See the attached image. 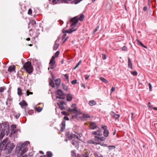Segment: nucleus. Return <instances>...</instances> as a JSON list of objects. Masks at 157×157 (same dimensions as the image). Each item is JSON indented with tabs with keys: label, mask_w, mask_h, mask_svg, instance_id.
<instances>
[{
	"label": "nucleus",
	"mask_w": 157,
	"mask_h": 157,
	"mask_svg": "<svg viewBox=\"0 0 157 157\" xmlns=\"http://www.w3.org/2000/svg\"><path fill=\"white\" fill-rule=\"evenodd\" d=\"M77 119L78 120H81L82 121L84 120L83 117H82V116H78V117L77 118Z\"/></svg>",
	"instance_id": "338daca9"
},
{
	"label": "nucleus",
	"mask_w": 157,
	"mask_h": 157,
	"mask_svg": "<svg viewBox=\"0 0 157 157\" xmlns=\"http://www.w3.org/2000/svg\"><path fill=\"white\" fill-rule=\"evenodd\" d=\"M132 63L131 62L130 59L129 57L128 58V67L129 68L131 69H132Z\"/></svg>",
	"instance_id": "a211bd4d"
},
{
	"label": "nucleus",
	"mask_w": 157,
	"mask_h": 157,
	"mask_svg": "<svg viewBox=\"0 0 157 157\" xmlns=\"http://www.w3.org/2000/svg\"><path fill=\"white\" fill-rule=\"evenodd\" d=\"M66 98L67 101H71L73 99L72 95L70 93L67 94Z\"/></svg>",
	"instance_id": "dca6fc26"
},
{
	"label": "nucleus",
	"mask_w": 157,
	"mask_h": 157,
	"mask_svg": "<svg viewBox=\"0 0 157 157\" xmlns=\"http://www.w3.org/2000/svg\"><path fill=\"white\" fill-rule=\"evenodd\" d=\"M30 109L27 107H25L24 108V110L25 111V116H27L28 115V113Z\"/></svg>",
	"instance_id": "bb28decb"
},
{
	"label": "nucleus",
	"mask_w": 157,
	"mask_h": 157,
	"mask_svg": "<svg viewBox=\"0 0 157 157\" xmlns=\"http://www.w3.org/2000/svg\"><path fill=\"white\" fill-rule=\"evenodd\" d=\"M17 94L19 96H21L22 94V90L20 88H17Z\"/></svg>",
	"instance_id": "4c0bfd02"
},
{
	"label": "nucleus",
	"mask_w": 157,
	"mask_h": 157,
	"mask_svg": "<svg viewBox=\"0 0 157 157\" xmlns=\"http://www.w3.org/2000/svg\"><path fill=\"white\" fill-rule=\"evenodd\" d=\"M79 157H89L88 156V155H87L86 153L83 154L82 155H80L79 156Z\"/></svg>",
	"instance_id": "13d9d810"
},
{
	"label": "nucleus",
	"mask_w": 157,
	"mask_h": 157,
	"mask_svg": "<svg viewBox=\"0 0 157 157\" xmlns=\"http://www.w3.org/2000/svg\"><path fill=\"white\" fill-rule=\"evenodd\" d=\"M33 93L32 92H30L29 90H27L26 91V95L28 96L30 94H33Z\"/></svg>",
	"instance_id": "052dcab7"
},
{
	"label": "nucleus",
	"mask_w": 157,
	"mask_h": 157,
	"mask_svg": "<svg viewBox=\"0 0 157 157\" xmlns=\"http://www.w3.org/2000/svg\"><path fill=\"white\" fill-rule=\"evenodd\" d=\"M28 150V148L27 147H25L23 149H21V151L20 152V155L21 156L23 154L25 153Z\"/></svg>",
	"instance_id": "6ab92c4d"
},
{
	"label": "nucleus",
	"mask_w": 157,
	"mask_h": 157,
	"mask_svg": "<svg viewBox=\"0 0 157 157\" xmlns=\"http://www.w3.org/2000/svg\"><path fill=\"white\" fill-rule=\"evenodd\" d=\"M13 114L14 115V116L17 119H18L20 115V113H17L16 112L13 113Z\"/></svg>",
	"instance_id": "473e14b6"
},
{
	"label": "nucleus",
	"mask_w": 157,
	"mask_h": 157,
	"mask_svg": "<svg viewBox=\"0 0 157 157\" xmlns=\"http://www.w3.org/2000/svg\"><path fill=\"white\" fill-rule=\"evenodd\" d=\"M60 52L59 51H57L56 53H55L54 57H58L59 54Z\"/></svg>",
	"instance_id": "0e129e2a"
},
{
	"label": "nucleus",
	"mask_w": 157,
	"mask_h": 157,
	"mask_svg": "<svg viewBox=\"0 0 157 157\" xmlns=\"http://www.w3.org/2000/svg\"><path fill=\"white\" fill-rule=\"evenodd\" d=\"M64 120H63L61 123L60 124V132H63L65 129V120L69 121V118L67 116H65L63 117Z\"/></svg>",
	"instance_id": "7ed1b4c3"
},
{
	"label": "nucleus",
	"mask_w": 157,
	"mask_h": 157,
	"mask_svg": "<svg viewBox=\"0 0 157 157\" xmlns=\"http://www.w3.org/2000/svg\"><path fill=\"white\" fill-rule=\"evenodd\" d=\"M71 143L74 146H77V145H78V141H76L75 140H72Z\"/></svg>",
	"instance_id": "2f4dec72"
},
{
	"label": "nucleus",
	"mask_w": 157,
	"mask_h": 157,
	"mask_svg": "<svg viewBox=\"0 0 157 157\" xmlns=\"http://www.w3.org/2000/svg\"><path fill=\"white\" fill-rule=\"evenodd\" d=\"M78 21V19L77 16H75L71 19L70 21V23L72 24L71 27H75Z\"/></svg>",
	"instance_id": "20e7f679"
},
{
	"label": "nucleus",
	"mask_w": 157,
	"mask_h": 157,
	"mask_svg": "<svg viewBox=\"0 0 157 157\" xmlns=\"http://www.w3.org/2000/svg\"><path fill=\"white\" fill-rule=\"evenodd\" d=\"M84 17H85V16L83 14H81L80 15L79 17V18H78V20H79L81 21H82L83 20L84 18Z\"/></svg>",
	"instance_id": "49530a36"
},
{
	"label": "nucleus",
	"mask_w": 157,
	"mask_h": 157,
	"mask_svg": "<svg viewBox=\"0 0 157 157\" xmlns=\"http://www.w3.org/2000/svg\"><path fill=\"white\" fill-rule=\"evenodd\" d=\"M136 41L141 47H144L146 49L147 48V47L144 45L139 40L136 39Z\"/></svg>",
	"instance_id": "4be33fe9"
},
{
	"label": "nucleus",
	"mask_w": 157,
	"mask_h": 157,
	"mask_svg": "<svg viewBox=\"0 0 157 157\" xmlns=\"http://www.w3.org/2000/svg\"><path fill=\"white\" fill-rule=\"evenodd\" d=\"M34 111L32 109H30L28 113V115H32Z\"/></svg>",
	"instance_id": "e2e57ef3"
},
{
	"label": "nucleus",
	"mask_w": 157,
	"mask_h": 157,
	"mask_svg": "<svg viewBox=\"0 0 157 157\" xmlns=\"http://www.w3.org/2000/svg\"><path fill=\"white\" fill-rule=\"evenodd\" d=\"M17 77L18 78H19L20 79H23V77L21 76V74L18 72L17 74Z\"/></svg>",
	"instance_id": "4d7b16f0"
},
{
	"label": "nucleus",
	"mask_w": 157,
	"mask_h": 157,
	"mask_svg": "<svg viewBox=\"0 0 157 157\" xmlns=\"http://www.w3.org/2000/svg\"><path fill=\"white\" fill-rule=\"evenodd\" d=\"M131 74L134 76H137L138 75L137 72L135 71L133 72H131Z\"/></svg>",
	"instance_id": "3c124183"
},
{
	"label": "nucleus",
	"mask_w": 157,
	"mask_h": 157,
	"mask_svg": "<svg viewBox=\"0 0 157 157\" xmlns=\"http://www.w3.org/2000/svg\"><path fill=\"white\" fill-rule=\"evenodd\" d=\"M22 149V147H21V145L20 146V145L18 146L17 145L16 148V151L18 152L20 154V152L21 151Z\"/></svg>",
	"instance_id": "393cba45"
},
{
	"label": "nucleus",
	"mask_w": 157,
	"mask_h": 157,
	"mask_svg": "<svg viewBox=\"0 0 157 157\" xmlns=\"http://www.w3.org/2000/svg\"><path fill=\"white\" fill-rule=\"evenodd\" d=\"M55 57H54V56H53L52 57L51 59L49 62L52 63V62H56V61H55Z\"/></svg>",
	"instance_id": "5fc2aeb1"
},
{
	"label": "nucleus",
	"mask_w": 157,
	"mask_h": 157,
	"mask_svg": "<svg viewBox=\"0 0 157 157\" xmlns=\"http://www.w3.org/2000/svg\"><path fill=\"white\" fill-rule=\"evenodd\" d=\"M57 104L58 105L59 108L61 110L65 109V108L63 106V105H67L66 102L63 101H59V102H57Z\"/></svg>",
	"instance_id": "423d86ee"
},
{
	"label": "nucleus",
	"mask_w": 157,
	"mask_h": 157,
	"mask_svg": "<svg viewBox=\"0 0 157 157\" xmlns=\"http://www.w3.org/2000/svg\"><path fill=\"white\" fill-rule=\"evenodd\" d=\"M49 65L50 67L48 68V70H49V69L50 68L51 69H53L56 67V62H49Z\"/></svg>",
	"instance_id": "ddd939ff"
},
{
	"label": "nucleus",
	"mask_w": 157,
	"mask_h": 157,
	"mask_svg": "<svg viewBox=\"0 0 157 157\" xmlns=\"http://www.w3.org/2000/svg\"><path fill=\"white\" fill-rule=\"evenodd\" d=\"M42 109L40 107L36 108V111L38 112H40L42 110Z\"/></svg>",
	"instance_id": "680f3d73"
},
{
	"label": "nucleus",
	"mask_w": 157,
	"mask_h": 157,
	"mask_svg": "<svg viewBox=\"0 0 157 157\" xmlns=\"http://www.w3.org/2000/svg\"><path fill=\"white\" fill-rule=\"evenodd\" d=\"M49 84L52 87L54 88L55 87V84L53 80L52 79H49Z\"/></svg>",
	"instance_id": "b1692460"
},
{
	"label": "nucleus",
	"mask_w": 157,
	"mask_h": 157,
	"mask_svg": "<svg viewBox=\"0 0 157 157\" xmlns=\"http://www.w3.org/2000/svg\"><path fill=\"white\" fill-rule=\"evenodd\" d=\"M101 128L104 130L103 135L105 137H107L109 136V132L107 129V126L106 125H102Z\"/></svg>",
	"instance_id": "0eeeda50"
},
{
	"label": "nucleus",
	"mask_w": 157,
	"mask_h": 157,
	"mask_svg": "<svg viewBox=\"0 0 157 157\" xmlns=\"http://www.w3.org/2000/svg\"><path fill=\"white\" fill-rule=\"evenodd\" d=\"M6 122H5L2 123V124L4 126V128L3 129L4 132L6 131V132H7L9 130V124H6Z\"/></svg>",
	"instance_id": "f8f14e48"
},
{
	"label": "nucleus",
	"mask_w": 157,
	"mask_h": 157,
	"mask_svg": "<svg viewBox=\"0 0 157 157\" xmlns=\"http://www.w3.org/2000/svg\"><path fill=\"white\" fill-rule=\"evenodd\" d=\"M23 67L29 74H31L33 72V67L30 61H28L25 63L23 66Z\"/></svg>",
	"instance_id": "f257e3e1"
},
{
	"label": "nucleus",
	"mask_w": 157,
	"mask_h": 157,
	"mask_svg": "<svg viewBox=\"0 0 157 157\" xmlns=\"http://www.w3.org/2000/svg\"><path fill=\"white\" fill-rule=\"evenodd\" d=\"M75 151V150L74 151H71V157H79L78 155L77 156L76 154Z\"/></svg>",
	"instance_id": "c756f323"
},
{
	"label": "nucleus",
	"mask_w": 157,
	"mask_h": 157,
	"mask_svg": "<svg viewBox=\"0 0 157 157\" xmlns=\"http://www.w3.org/2000/svg\"><path fill=\"white\" fill-rule=\"evenodd\" d=\"M20 130L19 129H13L12 130V132L10 135L9 136L10 137H11V135L13 134H15L17 132H18Z\"/></svg>",
	"instance_id": "a878e982"
},
{
	"label": "nucleus",
	"mask_w": 157,
	"mask_h": 157,
	"mask_svg": "<svg viewBox=\"0 0 157 157\" xmlns=\"http://www.w3.org/2000/svg\"><path fill=\"white\" fill-rule=\"evenodd\" d=\"M62 85L63 87V89L67 91L68 90L67 86L65 84H64L63 83H62Z\"/></svg>",
	"instance_id": "79ce46f5"
},
{
	"label": "nucleus",
	"mask_w": 157,
	"mask_h": 157,
	"mask_svg": "<svg viewBox=\"0 0 157 157\" xmlns=\"http://www.w3.org/2000/svg\"><path fill=\"white\" fill-rule=\"evenodd\" d=\"M30 24L33 25L34 27H35L36 25V21L34 20H31L30 21Z\"/></svg>",
	"instance_id": "c9c22d12"
},
{
	"label": "nucleus",
	"mask_w": 157,
	"mask_h": 157,
	"mask_svg": "<svg viewBox=\"0 0 157 157\" xmlns=\"http://www.w3.org/2000/svg\"><path fill=\"white\" fill-rule=\"evenodd\" d=\"M19 104L21 106L22 108V106H25V107H26L28 105L27 103L24 100H22L19 103Z\"/></svg>",
	"instance_id": "2eb2a0df"
},
{
	"label": "nucleus",
	"mask_w": 157,
	"mask_h": 157,
	"mask_svg": "<svg viewBox=\"0 0 157 157\" xmlns=\"http://www.w3.org/2000/svg\"><path fill=\"white\" fill-rule=\"evenodd\" d=\"M50 3L53 5L56 4L58 3V1L57 0H48Z\"/></svg>",
	"instance_id": "72a5a7b5"
},
{
	"label": "nucleus",
	"mask_w": 157,
	"mask_h": 157,
	"mask_svg": "<svg viewBox=\"0 0 157 157\" xmlns=\"http://www.w3.org/2000/svg\"><path fill=\"white\" fill-rule=\"evenodd\" d=\"M87 143L90 144H96V142H94L93 140H90L87 141Z\"/></svg>",
	"instance_id": "de8ad7c7"
},
{
	"label": "nucleus",
	"mask_w": 157,
	"mask_h": 157,
	"mask_svg": "<svg viewBox=\"0 0 157 157\" xmlns=\"http://www.w3.org/2000/svg\"><path fill=\"white\" fill-rule=\"evenodd\" d=\"M8 146L9 147L13 149L15 147V145H14L13 143H11V144H10Z\"/></svg>",
	"instance_id": "864d4df0"
},
{
	"label": "nucleus",
	"mask_w": 157,
	"mask_h": 157,
	"mask_svg": "<svg viewBox=\"0 0 157 157\" xmlns=\"http://www.w3.org/2000/svg\"><path fill=\"white\" fill-rule=\"evenodd\" d=\"M30 144V142L29 141H27L22 144L21 145V147L22 148H24L25 147L27 146L28 144Z\"/></svg>",
	"instance_id": "5701e85b"
},
{
	"label": "nucleus",
	"mask_w": 157,
	"mask_h": 157,
	"mask_svg": "<svg viewBox=\"0 0 157 157\" xmlns=\"http://www.w3.org/2000/svg\"><path fill=\"white\" fill-rule=\"evenodd\" d=\"M98 132V136H101L102 135V129H99L97 130Z\"/></svg>",
	"instance_id": "a19ab883"
},
{
	"label": "nucleus",
	"mask_w": 157,
	"mask_h": 157,
	"mask_svg": "<svg viewBox=\"0 0 157 157\" xmlns=\"http://www.w3.org/2000/svg\"><path fill=\"white\" fill-rule=\"evenodd\" d=\"M100 144L102 146H105V147L107 146V144H104L103 143H101V142H97V143H96V144Z\"/></svg>",
	"instance_id": "c03bdc74"
},
{
	"label": "nucleus",
	"mask_w": 157,
	"mask_h": 157,
	"mask_svg": "<svg viewBox=\"0 0 157 157\" xmlns=\"http://www.w3.org/2000/svg\"><path fill=\"white\" fill-rule=\"evenodd\" d=\"M76 30V29L74 27H72L69 30H63V33H71L75 31Z\"/></svg>",
	"instance_id": "9b49d317"
},
{
	"label": "nucleus",
	"mask_w": 157,
	"mask_h": 157,
	"mask_svg": "<svg viewBox=\"0 0 157 157\" xmlns=\"http://www.w3.org/2000/svg\"><path fill=\"white\" fill-rule=\"evenodd\" d=\"M15 69L16 67L14 65H11L8 67V71L10 73L13 72H16Z\"/></svg>",
	"instance_id": "1a4fd4ad"
},
{
	"label": "nucleus",
	"mask_w": 157,
	"mask_h": 157,
	"mask_svg": "<svg viewBox=\"0 0 157 157\" xmlns=\"http://www.w3.org/2000/svg\"><path fill=\"white\" fill-rule=\"evenodd\" d=\"M64 77H65V79L67 81V82L68 83L69 82V77L67 74L63 75Z\"/></svg>",
	"instance_id": "603ef678"
},
{
	"label": "nucleus",
	"mask_w": 157,
	"mask_h": 157,
	"mask_svg": "<svg viewBox=\"0 0 157 157\" xmlns=\"http://www.w3.org/2000/svg\"><path fill=\"white\" fill-rule=\"evenodd\" d=\"M122 50L123 51H127V48L126 46H124L122 48Z\"/></svg>",
	"instance_id": "774afa93"
},
{
	"label": "nucleus",
	"mask_w": 157,
	"mask_h": 157,
	"mask_svg": "<svg viewBox=\"0 0 157 157\" xmlns=\"http://www.w3.org/2000/svg\"><path fill=\"white\" fill-rule=\"evenodd\" d=\"M82 0H75L73 1H72L71 2V4L74 3L75 4H76L80 2Z\"/></svg>",
	"instance_id": "e433bc0d"
},
{
	"label": "nucleus",
	"mask_w": 157,
	"mask_h": 157,
	"mask_svg": "<svg viewBox=\"0 0 157 157\" xmlns=\"http://www.w3.org/2000/svg\"><path fill=\"white\" fill-rule=\"evenodd\" d=\"M57 41H59V39H57L55 42V44L53 47V49L55 50H56L59 46V44L57 43Z\"/></svg>",
	"instance_id": "f3484780"
},
{
	"label": "nucleus",
	"mask_w": 157,
	"mask_h": 157,
	"mask_svg": "<svg viewBox=\"0 0 157 157\" xmlns=\"http://www.w3.org/2000/svg\"><path fill=\"white\" fill-rule=\"evenodd\" d=\"M73 134L72 133H70V131H67L65 132V136L67 138H68V140H71L72 139V135Z\"/></svg>",
	"instance_id": "9d476101"
},
{
	"label": "nucleus",
	"mask_w": 157,
	"mask_h": 157,
	"mask_svg": "<svg viewBox=\"0 0 157 157\" xmlns=\"http://www.w3.org/2000/svg\"><path fill=\"white\" fill-rule=\"evenodd\" d=\"M55 84L57 86L56 89H57L59 88V85H60L61 80L60 78H58L56 79L55 80Z\"/></svg>",
	"instance_id": "4468645a"
},
{
	"label": "nucleus",
	"mask_w": 157,
	"mask_h": 157,
	"mask_svg": "<svg viewBox=\"0 0 157 157\" xmlns=\"http://www.w3.org/2000/svg\"><path fill=\"white\" fill-rule=\"evenodd\" d=\"M55 93L56 95H58L59 96H56V99H64L65 98L66 94L63 92L61 89H58L55 91Z\"/></svg>",
	"instance_id": "f03ea898"
},
{
	"label": "nucleus",
	"mask_w": 157,
	"mask_h": 157,
	"mask_svg": "<svg viewBox=\"0 0 157 157\" xmlns=\"http://www.w3.org/2000/svg\"><path fill=\"white\" fill-rule=\"evenodd\" d=\"M89 104L90 105L92 106L96 105V103L94 100H91L89 101Z\"/></svg>",
	"instance_id": "cd10ccee"
},
{
	"label": "nucleus",
	"mask_w": 157,
	"mask_h": 157,
	"mask_svg": "<svg viewBox=\"0 0 157 157\" xmlns=\"http://www.w3.org/2000/svg\"><path fill=\"white\" fill-rule=\"evenodd\" d=\"M136 41L141 47H144L146 49L147 48V47L144 45L139 40L136 39Z\"/></svg>",
	"instance_id": "412c9836"
},
{
	"label": "nucleus",
	"mask_w": 157,
	"mask_h": 157,
	"mask_svg": "<svg viewBox=\"0 0 157 157\" xmlns=\"http://www.w3.org/2000/svg\"><path fill=\"white\" fill-rule=\"evenodd\" d=\"M6 149L8 150V154H10L12 151V149L10 147L7 146Z\"/></svg>",
	"instance_id": "37998d69"
},
{
	"label": "nucleus",
	"mask_w": 157,
	"mask_h": 157,
	"mask_svg": "<svg viewBox=\"0 0 157 157\" xmlns=\"http://www.w3.org/2000/svg\"><path fill=\"white\" fill-rule=\"evenodd\" d=\"M90 129L94 130L98 128L96 123L95 122H90Z\"/></svg>",
	"instance_id": "6e6552de"
},
{
	"label": "nucleus",
	"mask_w": 157,
	"mask_h": 157,
	"mask_svg": "<svg viewBox=\"0 0 157 157\" xmlns=\"http://www.w3.org/2000/svg\"><path fill=\"white\" fill-rule=\"evenodd\" d=\"M47 157H52L53 155L51 151H48L46 153Z\"/></svg>",
	"instance_id": "7c9ffc66"
},
{
	"label": "nucleus",
	"mask_w": 157,
	"mask_h": 157,
	"mask_svg": "<svg viewBox=\"0 0 157 157\" xmlns=\"http://www.w3.org/2000/svg\"><path fill=\"white\" fill-rule=\"evenodd\" d=\"M7 140H4L2 143H0V151H2L3 150H5L7 146L6 144Z\"/></svg>",
	"instance_id": "39448f33"
},
{
	"label": "nucleus",
	"mask_w": 157,
	"mask_h": 157,
	"mask_svg": "<svg viewBox=\"0 0 157 157\" xmlns=\"http://www.w3.org/2000/svg\"><path fill=\"white\" fill-rule=\"evenodd\" d=\"M61 113L63 115L68 116L69 115V114L68 112H67L65 111H62Z\"/></svg>",
	"instance_id": "8fccbe9b"
},
{
	"label": "nucleus",
	"mask_w": 157,
	"mask_h": 157,
	"mask_svg": "<svg viewBox=\"0 0 157 157\" xmlns=\"http://www.w3.org/2000/svg\"><path fill=\"white\" fill-rule=\"evenodd\" d=\"M113 116L115 118V119H118L120 117V115L118 114H116L114 112H112Z\"/></svg>",
	"instance_id": "c85d7f7f"
},
{
	"label": "nucleus",
	"mask_w": 157,
	"mask_h": 157,
	"mask_svg": "<svg viewBox=\"0 0 157 157\" xmlns=\"http://www.w3.org/2000/svg\"><path fill=\"white\" fill-rule=\"evenodd\" d=\"M6 89V88L5 86L1 87H0V92H2Z\"/></svg>",
	"instance_id": "6e6d98bb"
},
{
	"label": "nucleus",
	"mask_w": 157,
	"mask_h": 157,
	"mask_svg": "<svg viewBox=\"0 0 157 157\" xmlns=\"http://www.w3.org/2000/svg\"><path fill=\"white\" fill-rule=\"evenodd\" d=\"M81 63V60H80L78 62V63L77 64V65H76L75 67V68H74V69H75L77 68L78 67V66H79V65Z\"/></svg>",
	"instance_id": "69168bd1"
},
{
	"label": "nucleus",
	"mask_w": 157,
	"mask_h": 157,
	"mask_svg": "<svg viewBox=\"0 0 157 157\" xmlns=\"http://www.w3.org/2000/svg\"><path fill=\"white\" fill-rule=\"evenodd\" d=\"M94 138V140L95 142H98L100 141V137L97 136H95Z\"/></svg>",
	"instance_id": "ea45409f"
},
{
	"label": "nucleus",
	"mask_w": 157,
	"mask_h": 157,
	"mask_svg": "<svg viewBox=\"0 0 157 157\" xmlns=\"http://www.w3.org/2000/svg\"><path fill=\"white\" fill-rule=\"evenodd\" d=\"M100 79L101 81L105 83H107L108 82L107 80L102 77H100Z\"/></svg>",
	"instance_id": "58836bf2"
},
{
	"label": "nucleus",
	"mask_w": 157,
	"mask_h": 157,
	"mask_svg": "<svg viewBox=\"0 0 157 157\" xmlns=\"http://www.w3.org/2000/svg\"><path fill=\"white\" fill-rule=\"evenodd\" d=\"M72 135V139L73 138H77V139L80 140V139H79V138L78 136L76 135L75 134H73Z\"/></svg>",
	"instance_id": "a18cd8bd"
},
{
	"label": "nucleus",
	"mask_w": 157,
	"mask_h": 157,
	"mask_svg": "<svg viewBox=\"0 0 157 157\" xmlns=\"http://www.w3.org/2000/svg\"><path fill=\"white\" fill-rule=\"evenodd\" d=\"M71 107L72 108H73V109H75V110H74V111H75L76 113H78V110L77 109V107L76 105L75 104H72Z\"/></svg>",
	"instance_id": "f704fd0d"
},
{
	"label": "nucleus",
	"mask_w": 157,
	"mask_h": 157,
	"mask_svg": "<svg viewBox=\"0 0 157 157\" xmlns=\"http://www.w3.org/2000/svg\"><path fill=\"white\" fill-rule=\"evenodd\" d=\"M82 117H83L84 120L86 121L87 120L86 118H90V116L88 114L83 113L82 114Z\"/></svg>",
	"instance_id": "aec40b11"
},
{
	"label": "nucleus",
	"mask_w": 157,
	"mask_h": 157,
	"mask_svg": "<svg viewBox=\"0 0 157 157\" xmlns=\"http://www.w3.org/2000/svg\"><path fill=\"white\" fill-rule=\"evenodd\" d=\"M60 3H69V2L68 0H61V2Z\"/></svg>",
	"instance_id": "bf43d9fd"
},
{
	"label": "nucleus",
	"mask_w": 157,
	"mask_h": 157,
	"mask_svg": "<svg viewBox=\"0 0 157 157\" xmlns=\"http://www.w3.org/2000/svg\"><path fill=\"white\" fill-rule=\"evenodd\" d=\"M109 149L111 150L112 149H114L116 148V146L113 145H109L108 146Z\"/></svg>",
	"instance_id": "09e8293b"
}]
</instances>
